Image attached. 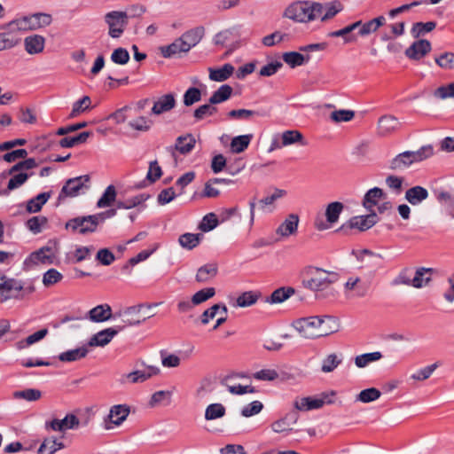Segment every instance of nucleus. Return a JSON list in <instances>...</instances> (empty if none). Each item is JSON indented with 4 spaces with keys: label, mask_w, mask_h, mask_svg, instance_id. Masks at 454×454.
I'll return each mask as SVG.
<instances>
[{
    "label": "nucleus",
    "mask_w": 454,
    "mask_h": 454,
    "mask_svg": "<svg viewBox=\"0 0 454 454\" xmlns=\"http://www.w3.org/2000/svg\"><path fill=\"white\" fill-rule=\"evenodd\" d=\"M340 279L336 271L309 265L302 270V286L313 293L317 299L334 296L333 286Z\"/></svg>",
    "instance_id": "1"
},
{
    "label": "nucleus",
    "mask_w": 454,
    "mask_h": 454,
    "mask_svg": "<svg viewBox=\"0 0 454 454\" xmlns=\"http://www.w3.org/2000/svg\"><path fill=\"white\" fill-rule=\"evenodd\" d=\"M336 320L330 316L309 317L294 323V329L306 339L325 336L335 331Z\"/></svg>",
    "instance_id": "2"
},
{
    "label": "nucleus",
    "mask_w": 454,
    "mask_h": 454,
    "mask_svg": "<svg viewBox=\"0 0 454 454\" xmlns=\"http://www.w3.org/2000/svg\"><path fill=\"white\" fill-rule=\"evenodd\" d=\"M324 6L317 2L297 1L286 7L284 16L300 23H308L315 20L323 13Z\"/></svg>",
    "instance_id": "3"
},
{
    "label": "nucleus",
    "mask_w": 454,
    "mask_h": 454,
    "mask_svg": "<svg viewBox=\"0 0 454 454\" xmlns=\"http://www.w3.org/2000/svg\"><path fill=\"white\" fill-rule=\"evenodd\" d=\"M38 166L39 162H37L34 158H28L13 165L8 170V174L11 175L12 177L8 182L6 189L0 192V195L7 196L11 191H13L23 185L29 178V176H32V173L28 174L24 171L30 170Z\"/></svg>",
    "instance_id": "4"
},
{
    "label": "nucleus",
    "mask_w": 454,
    "mask_h": 454,
    "mask_svg": "<svg viewBox=\"0 0 454 454\" xmlns=\"http://www.w3.org/2000/svg\"><path fill=\"white\" fill-rule=\"evenodd\" d=\"M434 154L431 145H425L418 151H406L396 155L390 162L392 170H400L410 167L415 162L422 161Z\"/></svg>",
    "instance_id": "5"
},
{
    "label": "nucleus",
    "mask_w": 454,
    "mask_h": 454,
    "mask_svg": "<svg viewBox=\"0 0 454 454\" xmlns=\"http://www.w3.org/2000/svg\"><path fill=\"white\" fill-rule=\"evenodd\" d=\"M153 304L142 303L131 306L118 314L125 325L132 326L145 322L154 316L152 312Z\"/></svg>",
    "instance_id": "6"
},
{
    "label": "nucleus",
    "mask_w": 454,
    "mask_h": 454,
    "mask_svg": "<svg viewBox=\"0 0 454 454\" xmlns=\"http://www.w3.org/2000/svg\"><path fill=\"white\" fill-rule=\"evenodd\" d=\"M104 20L108 27L109 36L119 38L129 23V15L126 12L112 11L105 14Z\"/></svg>",
    "instance_id": "7"
},
{
    "label": "nucleus",
    "mask_w": 454,
    "mask_h": 454,
    "mask_svg": "<svg viewBox=\"0 0 454 454\" xmlns=\"http://www.w3.org/2000/svg\"><path fill=\"white\" fill-rule=\"evenodd\" d=\"M196 139L191 133H187L183 136H179L176 139L174 145L168 146L166 151L171 155L175 161V165H177V153L183 155L190 153L195 147Z\"/></svg>",
    "instance_id": "8"
},
{
    "label": "nucleus",
    "mask_w": 454,
    "mask_h": 454,
    "mask_svg": "<svg viewBox=\"0 0 454 454\" xmlns=\"http://www.w3.org/2000/svg\"><path fill=\"white\" fill-rule=\"evenodd\" d=\"M129 413L130 406L126 403L113 405L109 410L108 415L104 418L105 428L111 430L114 427L121 426Z\"/></svg>",
    "instance_id": "9"
},
{
    "label": "nucleus",
    "mask_w": 454,
    "mask_h": 454,
    "mask_svg": "<svg viewBox=\"0 0 454 454\" xmlns=\"http://www.w3.org/2000/svg\"><path fill=\"white\" fill-rule=\"evenodd\" d=\"M24 285L21 281L0 275V302L11 298H18L15 293L22 291Z\"/></svg>",
    "instance_id": "10"
},
{
    "label": "nucleus",
    "mask_w": 454,
    "mask_h": 454,
    "mask_svg": "<svg viewBox=\"0 0 454 454\" xmlns=\"http://www.w3.org/2000/svg\"><path fill=\"white\" fill-rule=\"evenodd\" d=\"M160 369L153 365H147L144 370H136L131 372L121 375L120 382L121 384L127 383H143L152 377L160 373Z\"/></svg>",
    "instance_id": "11"
},
{
    "label": "nucleus",
    "mask_w": 454,
    "mask_h": 454,
    "mask_svg": "<svg viewBox=\"0 0 454 454\" xmlns=\"http://www.w3.org/2000/svg\"><path fill=\"white\" fill-rule=\"evenodd\" d=\"M344 209V205L341 202L334 201L331 202L326 206L325 208V218L327 223L320 221L315 223V227L319 231H324L329 228L330 225L334 224L338 222L341 212Z\"/></svg>",
    "instance_id": "12"
},
{
    "label": "nucleus",
    "mask_w": 454,
    "mask_h": 454,
    "mask_svg": "<svg viewBox=\"0 0 454 454\" xmlns=\"http://www.w3.org/2000/svg\"><path fill=\"white\" fill-rule=\"evenodd\" d=\"M90 182V176L84 175L74 178L68 179L65 185L62 187L59 199L66 197H75L79 192L85 186V184Z\"/></svg>",
    "instance_id": "13"
},
{
    "label": "nucleus",
    "mask_w": 454,
    "mask_h": 454,
    "mask_svg": "<svg viewBox=\"0 0 454 454\" xmlns=\"http://www.w3.org/2000/svg\"><path fill=\"white\" fill-rule=\"evenodd\" d=\"M80 426L78 417L73 413H68L62 419H54L45 423L46 429H51L56 432H65L68 429H76Z\"/></svg>",
    "instance_id": "14"
},
{
    "label": "nucleus",
    "mask_w": 454,
    "mask_h": 454,
    "mask_svg": "<svg viewBox=\"0 0 454 454\" xmlns=\"http://www.w3.org/2000/svg\"><path fill=\"white\" fill-rule=\"evenodd\" d=\"M66 229L71 230L74 232H79L80 234L91 233L97 230L95 223L92 222L90 215L70 219L66 223Z\"/></svg>",
    "instance_id": "15"
},
{
    "label": "nucleus",
    "mask_w": 454,
    "mask_h": 454,
    "mask_svg": "<svg viewBox=\"0 0 454 454\" xmlns=\"http://www.w3.org/2000/svg\"><path fill=\"white\" fill-rule=\"evenodd\" d=\"M431 43L426 39L415 41L405 50V55L410 59L419 60L431 51Z\"/></svg>",
    "instance_id": "16"
},
{
    "label": "nucleus",
    "mask_w": 454,
    "mask_h": 454,
    "mask_svg": "<svg viewBox=\"0 0 454 454\" xmlns=\"http://www.w3.org/2000/svg\"><path fill=\"white\" fill-rule=\"evenodd\" d=\"M378 222L377 215L374 211L367 215H358L351 217L347 225L350 229H358L361 231L369 230Z\"/></svg>",
    "instance_id": "17"
},
{
    "label": "nucleus",
    "mask_w": 454,
    "mask_h": 454,
    "mask_svg": "<svg viewBox=\"0 0 454 454\" xmlns=\"http://www.w3.org/2000/svg\"><path fill=\"white\" fill-rule=\"evenodd\" d=\"M123 328H124V325L120 326L118 329H114V328H111V327L104 329V330L97 333L96 334H94L90 339V340L88 342V346H90V347H98V346L104 347V346L107 345L112 340V339Z\"/></svg>",
    "instance_id": "18"
},
{
    "label": "nucleus",
    "mask_w": 454,
    "mask_h": 454,
    "mask_svg": "<svg viewBox=\"0 0 454 454\" xmlns=\"http://www.w3.org/2000/svg\"><path fill=\"white\" fill-rule=\"evenodd\" d=\"M176 101L173 93H168L160 96L152 107V114L160 115L169 112L176 107Z\"/></svg>",
    "instance_id": "19"
},
{
    "label": "nucleus",
    "mask_w": 454,
    "mask_h": 454,
    "mask_svg": "<svg viewBox=\"0 0 454 454\" xmlns=\"http://www.w3.org/2000/svg\"><path fill=\"white\" fill-rule=\"evenodd\" d=\"M3 28H4L5 31L0 33V51L14 48L21 41L20 36L12 29L9 23L4 25Z\"/></svg>",
    "instance_id": "20"
},
{
    "label": "nucleus",
    "mask_w": 454,
    "mask_h": 454,
    "mask_svg": "<svg viewBox=\"0 0 454 454\" xmlns=\"http://www.w3.org/2000/svg\"><path fill=\"white\" fill-rule=\"evenodd\" d=\"M204 35L205 28L203 27H196L184 32L179 38L183 41V44L188 52L201 41Z\"/></svg>",
    "instance_id": "21"
},
{
    "label": "nucleus",
    "mask_w": 454,
    "mask_h": 454,
    "mask_svg": "<svg viewBox=\"0 0 454 454\" xmlns=\"http://www.w3.org/2000/svg\"><path fill=\"white\" fill-rule=\"evenodd\" d=\"M9 26L18 35L20 32L37 30L35 13L13 20L9 22Z\"/></svg>",
    "instance_id": "22"
},
{
    "label": "nucleus",
    "mask_w": 454,
    "mask_h": 454,
    "mask_svg": "<svg viewBox=\"0 0 454 454\" xmlns=\"http://www.w3.org/2000/svg\"><path fill=\"white\" fill-rule=\"evenodd\" d=\"M401 123L393 115H383L378 121V133L380 136H387L400 129Z\"/></svg>",
    "instance_id": "23"
},
{
    "label": "nucleus",
    "mask_w": 454,
    "mask_h": 454,
    "mask_svg": "<svg viewBox=\"0 0 454 454\" xmlns=\"http://www.w3.org/2000/svg\"><path fill=\"white\" fill-rule=\"evenodd\" d=\"M299 224V216L295 214H290L286 220L278 227L276 233L282 238H287L297 232Z\"/></svg>",
    "instance_id": "24"
},
{
    "label": "nucleus",
    "mask_w": 454,
    "mask_h": 454,
    "mask_svg": "<svg viewBox=\"0 0 454 454\" xmlns=\"http://www.w3.org/2000/svg\"><path fill=\"white\" fill-rule=\"evenodd\" d=\"M323 406L324 401L319 399L318 395L297 398L294 402V407L297 412L298 411H308L311 410H317Z\"/></svg>",
    "instance_id": "25"
},
{
    "label": "nucleus",
    "mask_w": 454,
    "mask_h": 454,
    "mask_svg": "<svg viewBox=\"0 0 454 454\" xmlns=\"http://www.w3.org/2000/svg\"><path fill=\"white\" fill-rule=\"evenodd\" d=\"M51 252V248L48 247H43L37 251H35L30 254V255L25 260L24 264L27 267H31L34 265L47 264L51 263V255L48 254Z\"/></svg>",
    "instance_id": "26"
},
{
    "label": "nucleus",
    "mask_w": 454,
    "mask_h": 454,
    "mask_svg": "<svg viewBox=\"0 0 454 454\" xmlns=\"http://www.w3.org/2000/svg\"><path fill=\"white\" fill-rule=\"evenodd\" d=\"M45 47V38L40 35H31L24 39L25 51L30 55L40 54Z\"/></svg>",
    "instance_id": "27"
},
{
    "label": "nucleus",
    "mask_w": 454,
    "mask_h": 454,
    "mask_svg": "<svg viewBox=\"0 0 454 454\" xmlns=\"http://www.w3.org/2000/svg\"><path fill=\"white\" fill-rule=\"evenodd\" d=\"M299 419V414L294 409L288 412L284 418L275 421L271 425V428L275 433H282L292 430V426L295 425Z\"/></svg>",
    "instance_id": "28"
},
{
    "label": "nucleus",
    "mask_w": 454,
    "mask_h": 454,
    "mask_svg": "<svg viewBox=\"0 0 454 454\" xmlns=\"http://www.w3.org/2000/svg\"><path fill=\"white\" fill-rule=\"evenodd\" d=\"M434 272L433 268L419 267L415 270L412 278L414 288H423L432 281V275Z\"/></svg>",
    "instance_id": "29"
},
{
    "label": "nucleus",
    "mask_w": 454,
    "mask_h": 454,
    "mask_svg": "<svg viewBox=\"0 0 454 454\" xmlns=\"http://www.w3.org/2000/svg\"><path fill=\"white\" fill-rule=\"evenodd\" d=\"M112 317V309L108 304L98 305L91 309L85 318L92 322H105Z\"/></svg>",
    "instance_id": "30"
},
{
    "label": "nucleus",
    "mask_w": 454,
    "mask_h": 454,
    "mask_svg": "<svg viewBox=\"0 0 454 454\" xmlns=\"http://www.w3.org/2000/svg\"><path fill=\"white\" fill-rule=\"evenodd\" d=\"M65 448V443L58 440L56 437H46L40 444L37 450V454H55L58 450Z\"/></svg>",
    "instance_id": "31"
},
{
    "label": "nucleus",
    "mask_w": 454,
    "mask_h": 454,
    "mask_svg": "<svg viewBox=\"0 0 454 454\" xmlns=\"http://www.w3.org/2000/svg\"><path fill=\"white\" fill-rule=\"evenodd\" d=\"M386 198V193L382 189L374 187L366 192L363 200V206L372 211V207L378 204V201Z\"/></svg>",
    "instance_id": "32"
},
{
    "label": "nucleus",
    "mask_w": 454,
    "mask_h": 454,
    "mask_svg": "<svg viewBox=\"0 0 454 454\" xmlns=\"http://www.w3.org/2000/svg\"><path fill=\"white\" fill-rule=\"evenodd\" d=\"M234 70V67L229 63L224 64L222 67L216 69L209 67V79L214 82H224L232 75Z\"/></svg>",
    "instance_id": "33"
},
{
    "label": "nucleus",
    "mask_w": 454,
    "mask_h": 454,
    "mask_svg": "<svg viewBox=\"0 0 454 454\" xmlns=\"http://www.w3.org/2000/svg\"><path fill=\"white\" fill-rule=\"evenodd\" d=\"M218 272L216 263H207L200 267L197 270L195 278L199 283H207L213 279Z\"/></svg>",
    "instance_id": "34"
},
{
    "label": "nucleus",
    "mask_w": 454,
    "mask_h": 454,
    "mask_svg": "<svg viewBox=\"0 0 454 454\" xmlns=\"http://www.w3.org/2000/svg\"><path fill=\"white\" fill-rule=\"evenodd\" d=\"M428 192L422 186H414L408 189L405 192V200L411 205H419L427 199Z\"/></svg>",
    "instance_id": "35"
},
{
    "label": "nucleus",
    "mask_w": 454,
    "mask_h": 454,
    "mask_svg": "<svg viewBox=\"0 0 454 454\" xmlns=\"http://www.w3.org/2000/svg\"><path fill=\"white\" fill-rule=\"evenodd\" d=\"M183 43V41L178 37L170 44L160 46L159 48V51L164 58L169 59L176 56L178 53L187 52Z\"/></svg>",
    "instance_id": "36"
},
{
    "label": "nucleus",
    "mask_w": 454,
    "mask_h": 454,
    "mask_svg": "<svg viewBox=\"0 0 454 454\" xmlns=\"http://www.w3.org/2000/svg\"><path fill=\"white\" fill-rule=\"evenodd\" d=\"M386 22L384 16H379L367 22L363 23L359 27L358 34L361 36H367L372 33L376 32Z\"/></svg>",
    "instance_id": "37"
},
{
    "label": "nucleus",
    "mask_w": 454,
    "mask_h": 454,
    "mask_svg": "<svg viewBox=\"0 0 454 454\" xmlns=\"http://www.w3.org/2000/svg\"><path fill=\"white\" fill-rule=\"evenodd\" d=\"M294 144L306 145L303 135L299 130H286L281 134V145L288 146Z\"/></svg>",
    "instance_id": "38"
},
{
    "label": "nucleus",
    "mask_w": 454,
    "mask_h": 454,
    "mask_svg": "<svg viewBox=\"0 0 454 454\" xmlns=\"http://www.w3.org/2000/svg\"><path fill=\"white\" fill-rule=\"evenodd\" d=\"M295 293L293 287H280L276 289L270 296L265 299V302L274 304L281 303L291 297Z\"/></svg>",
    "instance_id": "39"
},
{
    "label": "nucleus",
    "mask_w": 454,
    "mask_h": 454,
    "mask_svg": "<svg viewBox=\"0 0 454 454\" xmlns=\"http://www.w3.org/2000/svg\"><path fill=\"white\" fill-rule=\"evenodd\" d=\"M261 297L258 291H247L239 295L236 299L235 306L240 308L250 307L257 302Z\"/></svg>",
    "instance_id": "40"
},
{
    "label": "nucleus",
    "mask_w": 454,
    "mask_h": 454,
    "mask_svg": "<svg viewBox=\"0 0 454 454\" xmlns=\"http://www.w3.org/2000/svg\"><path fill=\"white\" fill-rule=\"evenodd\" d=\"M89 349L87 346H82L74 349H70L66 352H62L59 356V359L61 362H74L87 356Z\"/></svg>",
    "instance_id": "41"
},
{
    "label": "nucleus",
    "mask_w": 454,
    "mask_h": 454,
    "mask_svg": "<svg viewBox=\"0 0 454 454\" xmlns=\"http://www.w3.org/2000/svg\"><path fill=\"white\" fill-rule=\"evenodd\" d=\"M51 196V192H42L35 198H32L27 202V211L28 213L39 212L43 206L49 200Z\"/></svg>",
    "instance_id": "42"
},
{
    "label": "nucleus",
    "mask_w": 454,
    "mask_h": 454,
    "mask_svg": "<svg viewBox=\"0 0 454 454\" xmlns=\"http://www.w3.org/2000/svg\"><path fill=\"white\" fill-rule=\"evenodd\" d=\"M232 88L228 84H223L215 90L209 98L208 102L216 105L228 100L232 94Z\"/></svg>",
    "instance_id": "43"
},
{
    "label": "nucleus",
    "mask_w": 454,
    "mask_h": 454,
    "mask_svg": "<svg viewBox=\"0 0 454 454\" xmlns=\"http://www.w3.org/2000/svg\"><path fill=\"white\" fill-rule=\"evenodd\" d=\"M91 134L90 131H83L74 137H63L59 141V145L63 148H70L80 144H84Z\"/></svg>",
    "instance_id": "44"
},
{
    "label": "nucleus",
    "mask_w": 454,
    "mask_h": 454,
    "mask_svg": "<svg viewBox=\"0 0 454 454\" xmlns=\"http://www.w3.org/2000/svg\"><path fill=\"white\" fill-rule=\"evenodd\" d=\"M383 357L382 353L375 351L372 353H364L355 357L354 362L356 367L364 368L371 363L377 362Z\"/></svg>",
    "instance_id": "45"
},
{
    "label": "nucleus",
    "mask_w": 454,
    "mask_h": 454,
    "mask_svg": "<svg viewBox=\"0 0 454 454\" xmlns=\"http://www.w3.org/2000/svg\"><path fill=\"white\" fill-rule=\"evenodd\" d=\"M252 137V134L241 135L233 137L231 142V152L234 153H240L244 152L248 147Z\"/></svg>",
    "instance_id": "46"
},
{
    "label": "nucleus",
    "mask_w": 454,
    "mask_h": 454,
    "mask_svg": "<svg viewBox=\"0 0 454 454\" xmlns=\"http://www.w3.org/2000/svg\"><path fill=\"white\" fill-rule=\"evenodd\" d=\"M228 309L224 304H214L207 309L201 315L200 320L203 325H207L217 314H227Z\"/></svg>",
    "instance_id": "47"
},
{
    "label": "nucleus",
    "mask_w": 454,
    "mask_h": 454,
    "mask_svg": "<svg viewBox=\"0 0 454 454\" xmlns=\"http://www.w3.org/2000/svg\"><path fill=\"white\" fill-rule=\"evenodd\" d=\"M360 25H362V20H357L340 30L333 31L328 34V36L330 37H344L345 43H350L355 40L354 36H347L348 34H350L352 31H354L356 28H359Z\"/></svg>",
    "instance_id": "48"
},
{
    "label": "nucleus",
    "mask_w": 454,
    "mask_h": 454,
    "mask_svg": "<svg viewBox=\"0 0 454 454\" xmlns=\"http://www.w3.org/2000/svg\"><path fill=\"white\" fill-rule=\"evenodd\" d=\"M202 237L200 233H184L179 237L178 242L182 247L191 250L200 244Z\"/></svg>",
    "instance_id": "49"
},
{
    "label": "nucleus",
    "mask_w": 454,
    "mask_h": 454,
    "mask_svg": "<svg viewBox=\"0 0 454 454\" xmlns=\"http://www.w3.org/2000/svg\"><path fill=\"white\" fill-rule=\"evenodd\" d=\"M436 27V23L434 21L428 22H416L412 25L411 29V34L414 38H419L423 36L425 34L433 31Z\"/></svg>",
    "instance_id": "50"
},
{
    "label": "nucleus",
    "mask_w": 454,
    "mask_h": 454,
    "mask_svg": "<svg viewBox=\"0 0 454 454\" xmlns=\"http://www.w3.org/2000/svg\"><path fill=\"white\" fill-rule=\"evenodd\" d=\"M91 100L89 96H84L73 104L69 118H75L90 108Z\"/></svg>",
    "instance_id": "51"
},
{
    "label": "nucleus",
    "mask_w": 454,
    "mask_h": 454,
    "mask_svg": "<svg viewBox=\"0 0 454 454\" xmlns=\"http://www.w3.org/2000/svg\"><path fill=\"white\" fill-rule=\"evenodd\" d=\"M116 190L114 185H109L105 190L103 195L97 202V207L99 208L110 207L116 199Z\"/></svg>",
    "instance_id": "52"
},
{
    "label": "nucleus",
    "mask_w": 454,
    "mask_h": 454,
    "mask_svg": "<svg viewBox=\"0 0 454 454\" xmlns=\"http://www.w3.org/2000/svg\"><path fill=\"white\" fill-rule=\"evenodd\" d=\"M231 378H226L224 379L223 381H222V384L224 385L227 389L229 390V392L232 395H244V394H247V393H254L255 392V389L254 387L249 386V385H247V386H242L240 384H231Z\"/></svg>",
    "instance_id": "53"
},
{
    "label": "nucleus",
    "mask_w": 454,
    "mask_h": 454,
    "mask_svg": "<svg viewBox=\"0 0 454 454\" xmlns=\"http://www.w3.org/2000/svg\"><path fill=\"white\" fill-rule=\"evenodd\" d=\"M436 200L448 207V215L454 219V194L447 191H440L436 194Z\"/></svg>",
    "instance_id": "54"
},
{
    "label": "nucleus",
    "mask_w": 454,
    "mask_h": 454,
    "mask_svg": "<svg viewBox=\"0 0 454 454\" xmlns=\"http://www.w3.org/2000/svg\"><path fill=\"white\" fill-rule=\"evenodd\" d=\"M14 399H24L28 402H35L42 397V392L35 388H27L15 391L12 394Z\"/></svg>",
    "instance_id": "55"
},
{
    "label": "nucleus",
    "mask_w": 454,
    "mask_h": 454,
    "mask_svg": "<svg viewBox=\"0 0 454 454\" xmlns=\"http://www.w3.org/2000/svg\"><path fill=\"white\" fill-rule=\"evenodd\" d=\"M201 90L196 87H190L183 96V103L185 106H192L201 100Z\"/></svg>",
    "instance_id": "56"
},
{
    "label": "nucleus",
    "mask_w": 454,
    "mask_h": 454,
    "mask_svg": "<svg viewBox=\"0 0 454 454\" xmlns=\"http://www.w3.org/2000/svg\"><path fill=\"white\" fill-rule=\"evenodd\" d=\"M381 395V393L379 389L375 387H370L362 390L356 397V401L368 403L379 399Z\"/></svg>",
    "instance_id": "57"
},
{
    "label": "nucleus",
    "mask_w": 454,
    "mask_h": 454,
    "mask_svg": "<svg viewBox=\"0 0 454 454\" xmlns=\"http://www.w3.org/2000/svg\"><path fill=\"white\" fill-rule=\"evenodd\" d=\"M47 223L48 219L45 216L37 215L29 218L26 223V226L31 232L37 234L42 231L43 228L47 224Z\"/></svg>",
    "instance_id": "58"
},
{
    "label": "nucleus",
    "mask_w": 454,
    "mask_h": 454,
    "mask_svg": "<svg viewBox=\"0 0 454 454\" xmlns=\"http://www.w3.org/2000/svg\"><path fill=\"white\" fill-rule=\"evenodd\" d=\"M225 415V407L222 403L209 404L205 411V419L214 420Z\"/></svg>",
    "instance_id": "59"
},
{
    "label": "nucleus",
    "mask_w": 454,
    "mask_h": 454,
    "mask_svg": "<svg viewBox=\"0 0 454 454\" xmlns=\"http://www.w3.org/2000/svg\"><path fill=\"white\" fill-rule=\"evenodd\" d=\"M341 361L336 354H330L323 360L321 370L325 373L332 372L341 364Z\"/></svg>",
    "instance_id": "60"
},
{
    "label": "nucleus",
    "mask_w": 454,
    "mask_h": 454,
    "mask_svg": "<svg viewBox=\"0 0 454 454\" xmlns=\"http://www.w3.org/2000/svg\"><path fill=\"white\" fill-rule=\"evenodd\" d=\"M403 182V177L397 176L395 175L387 176L385 180L386 185L388 187V189L391 190L396 195L402 193Z\"/></svg>",
    "instance_id": "61"
},
{
    "label": "nucleus",
    "mask_w": 454,
    "mask_h": 454,
    "mask_svg": "<svg viewBox=\"0 0 454 454\" xmlns=\"http://www.w3.org/2000/svg\"><path fill=\"white\" fill-rule=\"evenodd\" d=\"M63 279V275L56 269L48 270L43 275L42 282L45 287H50Z\"/></svg>",
    "instance_id": "62"
},
{
    "label": "nucleus",
    "mask_w": 454,
    "mask_h": 454,
    "mask_svg": "<svg viewBox=\"0 0 454 454\" xmlns=\"http://www.w3.org/2000/svg\"><path fill=\"white\" fill-rule=\"evenodd\" d=\"M215 294V289L214 287H207L196 292L192 299L195 306L200 305L206 301L209 300Z\"/></svg>",
    "instance_id": "63"
},
{
    "label": "nucleus",
    "mask_w": 454,
    "mask_h": 454,
    "mask_svg": "<svg viewBox=\"0 0 454 454\" xmlns=\"http://www.w3.org/2000/svg\"><path fill=\"white\" fill-rule=\"evenodd\" d=\"M433 95L434 98L442 100L454 98V82L440 86L434 91Z\"/></svg>",
    "instance_id": "64"
}]
</instances>
